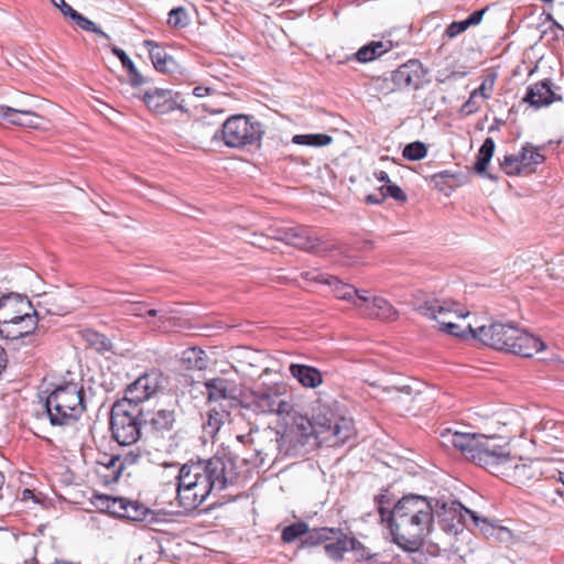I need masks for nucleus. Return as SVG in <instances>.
Returning <instances> with one entry per match:
<instances>
[{
	"mask_svg": "<svg viewBox=\"0 0 564 564\" xmlns=\"http://www.w3.org/2000/svg\"><path fill=\"white\" fill-rule=\"evenodd\" d=\"M111 52L113 53V55H116L120 59L123 68L127 69L128 75H129V83L132 86L138 87L145 83L144 77L139 73V70L137 69L133 62L131 61V58L128 56V54L123 50H121L117 46H113L111 48Z\"/></svg>",
	"mask_w": 564,
	"mask_h": 564,
	"instance_id": "34",
	"label": "nucleus"
},
{
	"mask_svg": "<svg viewBox=\"0 0 564 564\" xmlns=\"http://www.w3.org/2000/svg\"><path fill=\"white\" fill-rule=\"evenodd\" d=\"M237 438H238L240 442H242V441H243V438H245V436H243V435H238V436H237Z\"/></svg>",
	"mask_w": 564,
	"mask_h": 564,
	"instance_id": "63",
	"label": "nucleus"
},
{
	"mask_svg": "<svg viewBox=\"0 0 564 564\" xmlns=\"http://www.w3.org/2000/svg\"><path fill=\"white\" fill-rule=\"evenodd\" d=\"M494 88V80H484L482 84L473 90V93H477V96L481 100H486L490 97V91Z\"/></svg>",
	"mask_w": 564,
	"mask_h": 564,
	"instance_id": "52",
	"label": "nucleus"
},
{
	"mask_svg": "<svg viewBox=\"0 0 564 564\" xmlns=\"http://www.w3.org/2000/svg\"><path fill=\"white\" fill-rule=\"evenodd\" d=\"M143 101L151 111L158 115H166L175 109L185 111L181 94L171 89L149 90L144 94Z\"/></svg>",
	"mask_w": 564,
	"mask_h": 564,
	"instance_id": "16",
	"label": "nucleus"
},
{
	"mask_svg": "<svg viewBox=\"0 0 564 564\" xmlns=\"http://www.w3.org/2000/svg\"><path fill=\"white\" fill-rule=\"evenodd\" d=\"M423 76L424 72L422 64L419 61L412 59L401 65L392 73L391 82L393 87L389 86L387 79L378 78L377 83L381 85L382 89L384 88L383 86H386L388 91L406 88L417 89L422 84Z\"/></svg>",
	"mask_w": 564,
	"mask_h": 564,
	"instance_id": "14",
	"label": "nucleus"
},
{
	"mask_svg": "<svg viewBox=\"0 0 564 564\" xmlns=\"http://www.w3.org/2000/svg\"><path fill=\"white\" fill-rule=\"evenodd\" d=\"M167 24L175 29H183L189 24L187 11L183 7L174 8L169 13Z\"/></svg>",
	"mask_w": 564,
	"mask_h": 564,
	"instance_id": "44",
	"label": "nucleus"
},
{
	"mask_svg": "<svg viewBox=\"0 0 564 564\" xmlns=\"http://www.w3.org/2000/svg\"><path fill=\"white\" fill-rule=\"evenodd\" d=\"M335 531L336 533L334 534L333 540L326 542L324 550L329 558L340 561L343 560L344 554L349 551V547H354L356 543L350 541L349 536H347L340 529H335Z\"/></svg>",
	"mask_w": 564,
	"mask_h": 564,
	"instance_id": "27",
	"label": "nucleus"
},
{
	"mask_svg": "<svg viewBox=\"0 0 564 564\" xmlns=\"http://www.w3.org/2000/svg\"><path fill=\"white\" fill-rule=\"evenodd\" d=\"M313 280L329 285L337 299L349 302L356 310L369 305V294L366 290H358L348 283H344L336 276L323 273L317 274Z\"/></svg>",
	"mask_w": 564,
	"mask_h": 564,
	"instance_id": "15",
	"label": "nucleus"
},
{
	"mask_svg": "<svg viewBox=\"0 0 564 564\" xmlns=\"http://www.w3.org/2000/svg\"><path fill=\"white\" fill-rule=\"evenodd\" d=\"M52 3L58 8L61 10V12L65 15V17H69L72 19V17L77 12L76 10H74L68 3H66L65 0H51Z\"/></svg>",
	"mask_w": 564,
	"mask_h": 564,
	"instance_id": "55",
	"label": "nucleus"
},
{
	"mask_svg": "<svg viewBox=\"0 0 564 564\" xmlns=\"http://www.w3.org/2000/svg\"><path fill=\"white\" fill-rule=\"evenodd\" d=\"M519 158L523 171L528 167L540 165L545 160L544 155L540 153L539 148L532 145L531 143H527L522 147V150L519 153Z\"/></svg>",
	"mask_w": 564,
	"mask_h": 564,
	"instance_id": "37",
	"label": "nucleus"
},
{
	"mask_svg": "<svg viewBox=\"0 0 564 564\" xmlns=\"http://www.w3.org/2000/svg\"><path fill=\"white\" fill-rule=\"evenodd\" d=\"M144 314L151 317L159 316L160 318H165L167 312L158 311L154 308L145 310Z\"/></svg>",
	"mask_w": 564,
	"mask_h": 564,
	"instance_id": "59",
	"label": "nucleus"
},
{
	"mask_svg": "<svg viewBox=\"0 0 564 564\" xmlns=\"http://www.w3.org/2000/svg\"><path fill=\"white\" fill-rule=\"evenodd\" d=\"M207 398L209 401L219 402L223 400H235L237 389L234 382L225 378H214L205 382Z\"/></svg>",
	"mask_w": 564,
	"mask_h": 564,
	"instance_id": "22",
	"label": "nucleus"
},
{
	"mask_svg": "<svg viewBox=\"0 0 564 564\" xmlns=\"http://www.w3.org/2000/svg\"><path fill=\"white\" fill-rule=\"evenodd\" d=\"M102 505L106 509V511L116 517L123 519L126 506H127V498L121 497H104Z\"/></svg>",
	"mask_w": 564,
	"mask_h": 564,
	"instance_id": "42",
	"label": "nucleus"
},
{
	"mask_svg": "<svg viewBox=\"0 0 564 564\" xmlns=\"http://www.w3.org/2000/svg\"><path fill=\"white\" fill-rule=\"evenodd\" d=\"M449 175H451V174H449V172H448V171L440 172V173H437V174L433 175V180H435V181H436V180H437V178H440V177H446V176H449Z\"/></svg>",
	"mask_w": 564,
	"mask_h": 564,
	"instance_id": "62",
	"label": "nucleus"
},
{
	"mask_svg": "<svg viewBox=\"0 0 564 564\" xmlns=\"http://www.w3.org/2000/svg\"><path fill=\"white\" fill-rule=\"evenodd\" d=\"M164 376L161 370L152 368L133 382H131L124 390V395L119 401H126L131 406L139 409V404L149 400L158 391L163 389Z\"/></svg>",
	"mask_w": 564,
	"mask_h": 564,
	"instance_id": "10",
	"label": "nucleus"
},
{
	"mask_svg": "<svg viewBox=\"0 0 564 564\" xmlns=\"http://www.w3.org/2000/svg\"><path fill=\"white\" fill-rule=\"evenodd\" d=\"M232 459L214 456L209 459L189 460L177 476V498L185 509L199 507L210 494L221 491L237 479Z\"/></svg>",
	"mask_w": 564,
	"mask_h": 564,
	"instance_id": "2",
	"label": "nucleus"
},
{
	"mask_svg": "<svg viewBox=\"0 0 564 564\" xmlns=\"http://www.w3.org/2000/svg\"><path fill=\"white\" fill-rule=\"evenodd\" d=\"M544 348L545 344L539 337L518 327L512 343L509 344L506 351L523 358H531Z\"/></svg>",
	"mask_w": 564,
	"mask_h": 564,
	"instance_id": "20",
	"label": "nucleus"
},
{
	"mask_svg": "<svg viewBox=\"0 0 564 564\" xmlns=\"http://www.w3.org/2000/svg\"><path fill=\"white\" fill-rule=\"evenodd\" d=\"M0 118L6 119L11 124L32 129L39 128L42 120V118L33 111L14 109L3 105H0Z\"/></svg>",
	"mask_w": 564,
	"mask_h": 564,
	"instance_id": "21",
	"label": "nucleus"
},
{
	"mask_svg": "<svg viewBox=\"0 0 564 564\" xmlns=\"http://www.w3.org/2000/svg\"><path fill=\"white\" fill-rule=\"evenodd\" d=\"M140 410L126 401H116L110 413L112 437L120 445H132L141 437L142 422Z\"/></svg>",
	"mask_w": 564,
	"mask_h": 564,
	"instance_id": "8",
	"label": "nucleus"
},
{
	"mask_svg": "<svg viewBox=\"0 0 564 564\" xmlns=\"http://www.w3.org/2000/svg\"><path fill=\"white\" fill-rule=\"evenodd\" d=\"M239 404L256 414H275L283 419L294 412L284 383L264 386L262 389L253 391L250 398L239 401Z\"/></svg>",
	"mask_w": 564,
	"mask_h": 564,
	"instance_id": "6",
	"label": "nucleus"
},
{
	"mask_svg": "<svg viewBox=\"0 0 564 564\" xmlns=\"http://www.w3.org/2000/svg\"><path fill=\"white\" fill-rule=\"evenodd\" d=\"M149 514L150 510L144 505L127 499L123 519L141 522L144 521Z\"/></svg>",
	"mask_w": 564,
	"mask_h": 564,
	"instance_id": "41",
	"label": "nucleus"
},
{
	"mask_svg": "<svg viewBox=\"0 0 564 564\" xmlns=\"http://www.w3.org/2000/svg\"><path fill=\"white\" fill-rule=\"evenodd\" d=\"M557 87L553 86L551 79H543L530 85L527 88V94L523 101L528 102L531 107L540 109L547 107L555 101H561L562 97L557 94Z\"/></svg>",
	"mask_w": 564,
	"mask_h": 564,
	"instance_id": "18",
	"label": "nucleus"
},
{
	"mask_svg": "<svg viewBox=\"0 0 564 564\" xmlns=\"http://www.w3.org/2000/svg\"><path fill=\"white\" fill-rule=\"evenodd\" d=\"M486 10V8L476 10L467 19L452 22L445 29L444 35L448 39H454L464 33L469 28L480 24Z\"/></svg>",
	"mask_w": 564,
	"mask_h": 564,
	"instance_id": "29",
	"label": "nucleus"
},
{
	"mask_svg": "<svg viewBox=\"0 0 564 564\" xmlns=\"http://www.w3.org/2000/svg\"><path fill=\"white\" fill-rule=\"evenodd\" d=\"M286 243L317 254H326L336 249L335 245H327L319 238L310 235L306 229L300 227H293L292 232L286 237Z\"/></svg>",
	"mask_w": 564,
	"mask_h": 564,
	"instance_id": "19",
	"label": "nucleus"
},
{
	"mask_svg": "<svg viewBox=\"0 0 564 564\" xmlns=\"http://www.w3.org/2000/svg\"><path fill=\"white\" fill-rule=\"evenodd\" d=\"M293 227H285L281 225L271 226L269 230V236L273 239L281 240L286 242V237L292 232Z\"/></svg>",
	"mask_w": 564,
	"mask_h": 564,
	"instance_id": "50",
	"label": "nucleus"
},
{
	"mask_svg": "<svg viewBox=\"0 0 564 564\" xmlns=\"http://www.w3.org/2000/svg\"><path fill=\"white\" fill-rule=\"evenodd\" d=\"M126 302L130 303V306L126 311L128 314L133 315V316H143L144 315V311L148 306L145 302H128V301H126Z\"/></svg>",
	"mask_w": 564,
	"mask_h": 564,
	"instance_id": "53",
	"label": "nucleus"
},
{
	"mask_svg": "<svg viewBox=\"0 0 564 564\" xmlns=\"http://www.w3.org/2000/svg\"><path fill=\"white\" fill-rule=\"evenodd\" d=\"M434 513L438 517L448 516V520L457 521L458 523L467 525L469 521L479 525L480 522H486V519H481L475 511L464 507L456 500H435Z\"/></svg>",
	"mask_w": 564,
	"mask_h": 564,
	"instance_id": "17",
	"label": "nucleus"
},
{
	"mask_svg": "<svg viewBox=\"0 0 564 564\" xmlns=\"http://www.w3.org/2000/svg\"><path fill=\"white\" fill-rule=\"evenodd\" d=\"M495 141L491 138H487L478 150L477 161L475 163V171L478 174H484L487 170L489 162L492 159L495 152Z\"/></svg>",
	"mask_w": 564,
	"mask_h": 564,
	"instance_id": "36",
	"label": "nucleus"
},
{
	"mask_svg": "<svg viewBox=\"0 0 564 564\" xmlns=\"http://www.w3.org/2000/svg\"><path fill=\"white\" fill-rule=\"evenodd\" d=\"M560 479H561V482L564 485V474L561 475Z\"/></svg>",
	"mask_w": 564,
	"mask_h": 564,
	"instance_id": "64",
	"label": "nucleus"
},
{
	"mask_svg": "<svg viewBox=\"0 0 564 564\" xmlns=\"http://www.w3.org/2000/svg\"><path fill=\"white\" fill-rule=\"evenodd\" d=\"M386 391L391 394L392 401L399 409L411 411L412 403L416 402L421 397L419 391H415L411 386L390 387Z\"/></svg>",
	"mask_w": 564,
	"mask_h": 564,
	"instance_id": "26",
	"label": "nucleus"
},
{
	"mask_svg": "<svg viewBox=\"0 0 564 564\" xmlns=\"http://www.w3.org/2000/svg\"><path fill=\"white\" fill-rule=\"evenodd\" d=\"M112 455H109V454H102L98 459H97V467L101 466V463H108V460H110V458H112Z\"/></svg>",
	"mask_w": 564,
	"mask_h": 564,
	"instance_id": "60",
	"label": "nucleus"
},
{
	"mask_svg": "<svg viewBox=\"0 0 564 564\" xmlns=\"http://www.w3.org/2000/svg\"><path fill=\"white\" fill-rule=\"evenodd\" d=\"M482 101L484 100L477 96V93L471 91L467 101L462 106L460 111L466 116L473 115L479 110Z\"/></svg>",
	"mask_w": 564,
	"mask_h": 564,
	"instance_id": "48",
	"label": "nucleus"
},
{
	"mask_svg": "<svg viewBox=\"0 0 564 564\" xmlns=\"http://www.w3.org/2000/svg\"><path fill=\"white\" fill-rule=\"evenodd\" d=\"M290 372L305 388L314 389L323 382L322 373L312 366L292 364Z\"/></svg>",
	"mask_w": 564,
	"mask_h": 564,
	"instance_id": "25",
	"label": "nucleus"
},
{
	"mask_svg": "<svg viewBox=\"0 0 564 564\" xmlns=\"http://www.w3.org/2000/svg\"><path fill=\"white\" fill-rule=\"evenodd\" d=\"M25 322V328L36 329L39 317L32 303L21 296H8L0 300V326Z\"/></svg>",
	"mask_w": 564,
	"mask_h": 564,
	"instance_id": "11",
	"label": "nucleus"
},
{
	"mask_svg": "<svg viewBox=\"0 0 564 564\" xmlns=\"http://www.w3.org/2000/svg\"><path fill=\"white\" fill-rule=\"evenodd\" d=\"M210 89L208 87L197 86L193 89L192 94L195 97H205L209 94Z\"/></svg>",
	"mask_w": 564,
	"mask_h": 564,
	"instance_id": "57",
	"label": "nucleus"
},
{
	"mask_svg": "<svg viewBox=\"0 0 564 564\" xmlns=\"http://www.w3.org/2000/svg\"><path fill=\"white\" fill-rule=\"evenodd\" d=\"M335 533V528L324 527L315 528L313 530L308 528V533H305V536L301 540L300 547L305 549L326 544V542L333 540Z\"/></svg>",
	"mask_w": 564,
	"mask_h": 564,
	"instance_id": "32",
	"label": "nucleus"
},
{
	"mask_svg": "<svg viewBox=\"0 0 564 564\" xmlns=\"http://www.w3.org/2000/svg\"><path fill=\"white\" fill-rule=\"evenodd\" d=\"M308 533V524L304 521L294 522L282 530L281 539L284 543H292Z\"/></svg>",
	"mask_w": 564,
	"mask_h": 564,
	"instance_id": "40",
	"label": "nucleus"
},
{
	"mask_svg": "<svg viewBox=\"0 0 564 564\" xmlns=\"http://www.w3.org/2000/svg\"><path fill=\"white\" fill-rule=\"evenodd\" d=\"M333 138L325 133L315 134H296L292 138V142L299 145L324 147L328 145Z\"/></svg>",
	"mask_w": 564,
	"mask_h": 564,
	"instance_id": "39",
	"label": "nucleus"
},
{
	"mask_svg": "<svg viewBox=\"0 0 564 564\" xmlns=\"http://www.w3.org/2000/svg\"><path fill=\"white\" fill-rule=\"evenodd\" d=\"M84 388L76 382L57 386L46 398L45 409L52 425H70L86 410Z\"/></svg>",
	"mask_w": 564,
	"mask_h": 564,
	"instance_id": "5",
	"label": "nucleus"
},
{
	"mask_svg": "<svg viewBox=\"0 0 564 564\" xmlns=\"http://www.w3.org/2000/svg\"><path fill=\"white\" fill-rule=\"evenodd\" d=\"M364 316L392 321L398 317V311L383 297L369 296V305L358 310Z\"/></svg>",
	"mask_w": 564,
	"mask_h": 564,
	"instance_id": "23",
	"label": "nucleus"
},
{
	"mask_svg": "<svg viewBox=\"0 0 564 564\" xmlns=\"http://www.w3.org/2000/svg\"><path fill=\"white\" fill-rule=\"evenodd\" d=\"M501 167L508 175H518L523 172L519 154L506 155L501 162Z\"/></svg>",
	"mask_w": 564,
	"mask_h": 564,
	"instance_id": "47",
	"label": "nucleus"
},
{
	"mask_svg": "<svg viewBox=\"0 0 564 564\" xmlns=\"http://www.w3.org/2000/svg\"><path fill=\"white\" fill-rule=\"evenodd\" d=\"M140 417L145 431L158 441V445L165 451H171V442L175 437L176 414L174 406H159L154 409H141Z\"/></svg>",
	"mask_w": 564,
	"mask_h": 564,
	"instance_id": "9",
	"label": "nucleus"
},
{
	"mask_svg": "<svg viewBox=\"0 0 564 564\" xmlns=\"http://www.w3.org/2000/svg\"><path fill=\"white\" fill-rule=\"evenodd\" d=\"M402 155L409 161H419L427 155V148L423 142L414 141L404 147Z\"/></svg>",
	"mask_w": 564,
	"mask_h": 564,
	"instance_id": "43",
	"label": "nucleus"
},
{
	"mask_svg": "<svg viewBox=\"0 0 564 564\" xmlns=\"http://www.w3.org/2000/svg\"><path fill=\"white\" fill-rule=\"evenodd\" d=\"M208 126L204 122V121H198L194 124V129L196 132H199L202 130H204L205 128H207Z\"/></svg>",
	"mask_w": 564,
	"mask_h": 564,
	"instance_id": "61",
	"label": "nucleus"
},
{
	"mask_svg": "<svg viewBox=\"0 0 564 564\" xmlns=\"http://www.w3.org/2000/svg\"><path fill=\"white\" fill-rule=\"evenodd\" d=\"M517 328L518 326L514 323L492 322L488 325L477 327L474 333V338L478 339L485 346L506 351L509 344L512 343Z\"/></svg>",
	"mask_w": 564,
	"mask_h": 564,
	"instance_id": "13",
	"label": "nucleus"
},
{
	"mask_svg": "<svg viewBox=\"0 0 564 564\" xmlns=\"http://www.w3.org/2000/svg\"><path fill=\"white\" fill-rule=\"evenodd\" d=\"M375 176H376V178H377L379 182L384 183V185L391 184L390 178H389V175H388V173H387V172H384V171L376 172V173H375Z\"/></svg>",
	"mask_w": 564,
	"mask_h": 564,
	"instance_id": "58",
	"label": "nucleus"
},
{
	"mask_svg": "<svg viewBox=\"0 0 564 564\" xmlns=\"http://www.w3.org/2000/svg\"><path fill=\"white\" fill-rule=\"evenodd\" d=\"M350 541L355 542L356 545H354V547H349L350 551H354L356 553V555L359 557V558H362V560H367L370 557V554L369 552L367 551V549L362 545L361 542H359L357 539L355 538H349Z\"/></svg>",
	"mask_w": 564,
	"mask_h": 564,
	"instance_id": "54",
	"label": "nucleus"
},
{
	"mask_svg": "<svg viewBox=\"0 0 564 564\" xmlns=\"http://www.w3.org/2000/svg\"><path fill=\"white\" fill-rule=\"evenodd\" d=\"M476 328H473L470 324L465 326L459 325L455 321H445L443 322V332L456 336V337H465L467 334H470L474 338V333Z\"/></svg>",
	"mask_w": 564,
	"mask_h": 564,
	"instance_id": "45",
	"label": "nucleus"
},
{
	"mask_svg": "<svg viewBox=\"0 0 564 564\" xmlns=\"http://www.w3.org/2000/svg\"><path fill=\"white\" fill-rule=\"evenodd\" d=\"M411 304L414 311L419 312L425 317L436 321L440 324L442 330L444 319L456 321L465 318L468 315V312L456 308L457 305L455 303H448L446 301H440L432 297L422 299L417 294L413 296Z\"/></svg>",
	"mask_w": 564,
	"mask_h": 564,
	"instance_id": "12",
	"label": "nucleus"
},
{
	"mask_svg": "<svg viewBox=\"0 0 564 564\" xmlns=\"http://www.w3.org/2000/svg\"><path fill=\"white\" fill-rule=\"evenodd\" d=\"M25 322H13V324H6L0 326V335L6 339L18 340L29 339L28 344H31V337L35 329L24 328Z\"/></svg>",
	"mask_w": 564,
	"mask_h": 564,
	"instance_id": "33",
	"label": "nucleus"
},
{
	"mask_svg": "<svg viewBox=\"0 0 564 564\" xmlns=\"http://www.w3.org/2000/svg\"><path fill=\"white\" fill-rule=\"evenodd\" d=\"M143 44L148 48L151 62L156 70L161 73L174 72L176 62L164 48L151 40H145Z\"/></svg>",
	"mask_w": 564,
	"mask_h": 564,
	"instance_id": "24",
	"label": "nucleus"
},
{
	"mask_svg": "<svg viewBox=\"0 0 564 564\" xmlns=\"http://www.w3.org/2000/svg\"><path fill=\"white\" fill-rule=\"evenodd\" d=\"M72 20L76 23L78 28H80L84 31L91 32L95 34H98L100 36H104L106 39H109V35L105 33L101 29H99L91 20L88 18L82 15L80 13L76 12Z\"/></svg>",
	"mask_w": 564,
	"mask_h": 564,
	"instance_id": "46",
	"label": "nucleus"
},
{
	"mask_svg": "<svg viewBox=\"0 0 564 564\" xmlns=\"http://www.w3.org/2000/svg\"><path fill=\"white\" fill-rule=\"evenodd\" d=\"M440 443L444 447L458 449L466 459L511 482L524 485L534 477L531 466L511 457L502 446L495 443V437L446 429L440 433Z\"/></svg>",
	"mask_w": 564,
	"mask_h": 564,
	"instance_id": "1",
	"label": "nucleus"
},
{
	"mask_svg": "<svg viewBox=\"0 0 564 564\" xmlns=\"http://www.w3.org/2000/svg\"><path fill=\"white\" fill-rule=\"evenodd\" d=\"M123 462L120 455H112V458L108 463H101V466L97 467V474L104 478L106 484L116 482L123 470Z\"/></svg>",
	"mask_w": 564,
	"mask_h": 564,
	"instance_id": "31",
	"label": "nucleus"
},
{
	"mask_svg": "<svg viewBox=\"0 0 564 564\" xmlns=\"http://www.w3.org/2000/svg\"><path fill=\"white\" fill-rule=\"evenodd\" d=\"M225 416V412H220L215 409L209 410L207 412L206 420L203 423L204 436L209 437L213 442H215L216 436L224 424Z\"/></svg>",
	"mask_w": 564,
	"mask_h": 564,
	"instance_id": "35",
	"label": "nucleus"
},
{
	"mask_svg": "<svg viewBox=\"0 0 564 564\" xmlns=\"http://www.w3.org/2000/svg\"><path fill=\"white\" fill-rule=\"evenodd\" d=\"M433 520L434 507L426 497L403 496L389 513L393 541L406 551L417 550L430 533Z\"/></svg>",
	"mask_w": 564,
	"mask_h": 564,
	"instance_id": "3",
	"label": "nucleus"
},
{
	"mask_svg": "<svg viewBox=\"0 0 564 564\" xmlns=\"http://www.w3.org/2000/svg\"><path fill=\"white\" fill-rule=\"evenodd\" d=\"M83 337L98 352H106L112 349V343L110 339L96 330L86 329Z\"/></svg>",
	"mask_w": 564,
	"mask_h": 564,
	"instance_id": "38",
	"label": "nucleus"
},
{
	"mask_svg": "<svg viewBox=\"0 0 564 564\" xmlns=\"http://www.w3.org/2000/svg\"><path fill=\"white\" fill-rule=\"evenodd\" d=\"M182 365L188 370H204L208 366L206 352L198 347H189L182 352Z\"/></svg>",
	"mask_w": 564,
	"mask_h": 564,
	"instance_id": "30",
	"label": "nucleus"
},
{
	"mask_svg": "<svg viewBox=\"0 0 564 564\" xmlns=\"http://www.w3.org/2000/svg\"><path fill=\"white\" fill-rule=\"evenodd\" d=\"M381 191H383L386 196H390V197L394 198L395 200H398L400 203H404L408 199L406 194L397 184H392L391 183V184H388V185H383L381 187Z\"/></svg>",
	"mask_w": 564,
	"mask_h": 564,
	"instance_id": "49",
	"label": "nucleus"
},
{
	"mask_svg": "<svg viewBox=\"0 0 564 564\" xmlns=\"http://www.w3.org/2000/svg\"><path fill=\"white\" fill-rule=\"evenodd\" d=\"M219 134L227 147L243 148L260 143L263 130L261 123L252 121L251 117L236 115L228 118L220 129L212 131V139H217Z\"/></svg>",
	"mask_w": 564,
	"mask_h": 564,
	"instance_id": "7",
	"label": "nucleus"
},
{
	"mask_svg": "<svg viewBox=\"0 0 564 564\" xmlns=\"http://www.w3.org/2000/svg\"><path fill=\"white\" fill-rule=\"evenodd\" d=\"M391 41H371L370 43L361 46L356 53L355 57L360 63L371 62L384 53L391 51Z\"/></svg>",
	"mask_w": 564,
	"mask_h": 564,
	"instance_id": "28",
	"label": "nucleus"
},
{
	"mask_svg": "<svg viewBox=\"0 0 564 564\" xmlns=\"http://www.w3.org/2000/svg\"><path fill=\"white\" fill-rule=\"evenodd\" d=\"M386 198V194L381 191L380 194H371L366 197L367 204L378 205L381 204Z\"/></svg>",
	"mask_w": 564,
	"mask_h": 564,
	"instance_id": "56",
	"label": "nucleus"
},
{
	"mask_svg": "<svg viewBox=\"0 0 564 564\" xmlns=\"http://www.w3.org/2000/svg\"><path fill=\"white\" fill-rule=\"evenodd\" d=\"M295 412L289 417L292 423L288 432L297 443L306 444L310 436L328 446H340L355 435V425L350 416L345 415L338 409L330 405L318 406L314 414V422L307 417L295 416Z\"/></svg>",
	"mask_w": 564,
	"mask_h": 564,
	"instance_id": "4",
	"label": "nucleus"
},
{
	"mask_svg": "<svg viewBox=\"0 0 564 564\" xmlns=\"http://www.w3.org/2000/svg\"><path fill=\"white\" fill-rule=\"evenodd\" d=\"M376 503L378 507L379 514L381 517V520H387L389 522V513L390 511L384 508L386 503H389V499L387 498L386 494H380L376 498Z\"/></svg>",
	"mask_w": 564,
	"mask_h": 564,
	"instance_id": "51",
	"label": "nucleus"
}]
</instances>
